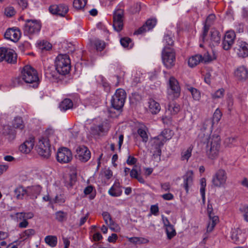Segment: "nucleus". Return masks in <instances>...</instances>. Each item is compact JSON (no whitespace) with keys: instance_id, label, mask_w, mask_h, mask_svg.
I'll return each mask as SVG.
<instances>
[{"instance_id":"1","label":"nucleus","mask_w":248,"mask_h":248,"mask_svg":"<svg viewBox=\"0 0 248 248\" xmlns=\"http://www.w3.org/2000/svg\"><path fill=\"white\" fill-rule=\"evenodd\" d=\"M199 138L204 144H206V152L208 157L214 159L217 158L220 149L221 140L219 135L213 134L209 136L207 134L201 133Z\"/></svg>"},{"instance_id":"2","label":"nucleus","mask_w":248,"mask_h":248,"mask_svg":"<svg viewBox=\"0 0 248 248\" xmlns=\"http://www.w3.org/2000/svg\"><path fill=\"white\" fill-rule=\"evenodd\" d=\"M21 78L26 83L31 84V87H37L39 84V78L37 71L30 65L25 66L21 72Z\"/></svg>"},{"instance_id":"3","label":"nucleus","mask_w":248,"mask_h":248,"mask_svg":"<svg viewBox=\"0 0 248 248\" xmlns=\"http://www.w3.org/2000/svg\"><path fill=\"white\" fill-rule=\"evenodd\" d=\"M167 134V130H164L160 135L155 137L150 141V152L153 153L154 155H160L161 147L165 142L169 140V138L166 136Z\"/></svg>"},{"instance_id":"4","label":"nucleus","mask_w":248,"mask_h":248,"mask_svg":"<svg viewBox=\"0 0 248 248\" xmlns=\"http://www.w3.org/2000/svg\"><path fill=\"white\" fill-rule=\"evenodd\" d=\"M55 66L63 76L68 74L71 69L69 56L67 54H59L55 59Z\"/></svg>"},{"instance_id":"5","label":"nucleus","mask_w":248,"mask_h":248,"mask_svg":"<svg viewBox=\"0 0 248 248\" xmlns=\"http://www.w3.org/2000/svg\"><path fill=\"white\" fill-rule=\"evenodd\" d=\"M42 28V24L39 20L26 19L23 26V32L25 35H33L39 33Z\"/></svg>"},{"instance_id":"6","label":"nucleus","mask_w":248,"mask_h":248,"mask_svg":"<svg viewBox=\"0 0 248 248\" xmlns=\"http://www.w3.org/2000/svg\"><path fill=\"white\" fill-rule=\"evenodd\" d=\"M228 175L226 171L222 169L218 170L212 176V186L216 187H223L226 185Z\"/></svg>"},{"instance_id":"7","label":"nucleus","mask_w":248,"mask_h":248,"mask_svg":"<svg viewBox=\"0 0 248 248\" xmlns=\"http://www.w3.org/2000/svg\"><path fill=\"white\" fill-rule=\"evenodd\" d=\"M126 96V93L124 90L117 89L111 99L112 107L117 110L121 109L124 105Z\"/></svg>"},{"instance_id":"8","label":"nucleus","mask_w":248,"mask_h":248,"mask_svg":"<svg viewBox=\"0 0 248 248\" xmlns=\"http://www.w3.org/2000/svg\"><path fill=\"white\" fill-rule=\"evenodd\" d=\"M36 147L37 153L41 156L48 158L50 155V145L48 138L42 137L39 139Z\"/></svg>"},{"instance_id":"9","label":"nucleus","mask_w":248,"mask_h":248,"mask_svg":"<svg viewBox=\"0 0 248 248\" xmlns=\"http://www.w3.org/2000/svg\"><path fill=\"white\" fill-rule=\"evenodd\" d=\"M4 60L10 63H16L17 55L15 51L5 47L0 48V62Z\"/></svg>"},{"instance_id":"10","label":"nucleus","mask_w":248,"mask_h":248,"mask_svg":"<svg viewBox=\"0 0 248 248\" xmlns=\"http://www.w3.org/2000/svg\"><path fill=\"white\" fill-rule=\"evenodd\" d=\"M164 41L166 44L162 52V59L164 65L169 68L170 66V47L169 42L170 41V37L169 35H166L164 36Z\"/></svg>"},{"instance_id":"11","label":"nucleus","mask_w":248,"mask_h":248,"mask_svg":"<svg viewBox=\"0 0 248 248\" xmlns=\"http://www.w3.org/2000/svg\"><path fill=\"white\" fill-rule=\"evenodd\" d=\"M45 76L51 82H58L63 79V75L53 66L48 67L45 70Z\"/></svg>"},{"instance_id":"12","label":"nucleus","mask_w":248,"mask_h":248,"mask_svg":"<svg viewBox=\"0 0 248 248\" xmlns=\"http://www.w3.org/2000/svg\"><path fill=\"white\" fill-rule=\"evenodd\" d=\"M73 156L71 151L66 148H60L57 154V161L61 163H67L71 161Z\"/></svg>"},{"instance_id":"13","label":"nucleus","mask_w":248,"mask_h":248,"mask_svg":"<svg viewBox=\"0 0 248 248\" xmlns=\"http://www.w3.org/2000/svg\"><path fill=\"white\" fill-rule=\"evenodd\" d=\"M235 37V33L233 31H226L222 43V48L225 50L230 49L234 43Z\"/></svg>"},{"instance_id":"14","label":"nucleus","mask_w":248,"mask_h":248,"mask_svg":"<svg viewBox=\"0 0 248 248\" xmlns=\"http://www.w3.org/2000/svg\"><path fill=\"white\" fill-rule=\"evenodd\" d=\"M123 10L118 9L114 13L113 26L117 31H121L123 28Z\"/></svg>"},{"instance_id":"15","label":"nucleus","mask_w":248,"mask_h":248,"mask_svg":"<svg viewBox=\"0 0 248 248\" xmlns=\"http://www.w3.org/2000/svg\"><path fill=\"white\" fill-rule=\"evenodd\" d=\"M49 11L53 15H56L62 17H64L69 11V8L68 6L65 4L53 5L49 7Z\"/></svg>"},{"instance_id":"16","label":"nucleus","mask_w":248,"mask_h":248,"mask_svg":"<svg viewBox=\"0 0 248 248\" xmlns=\"http://www.w3.org/2000/svg\"><path fill=\"white\" fill-rule=\"evenodd\" d=\"M76 157L81 162H87L91 157L90 151L86 146H79L76 149Z\"/></svg>"},{"instance_id":"17","label":"nucleus","mask_w":248,"mask_h":248,"mask_svg":"<svg viewBox=\"0 0 248 248\" xmlns=\"http://www.w3.org/2000/svg\"><path fill=\"white\" fill-rule=\"evenodd\" d=\"M193 172L191 170H189L186 172L183 176V183L182 185L186 191L188 193L189 190H191L193 185Z\"/></svg>"},{"instance_id":"18","label":"nucleus","mask_w":248,"mask_h":248,"mask_svg":"<svg viewBox=\"0 0 248 248\" xmlns=\"http://www.w3.org/2000/svg\"><path fill=\"white\" fill-rule=\"evenodd\" d=\"M34 145V138L30 136L19 147V150L23 153L28 154L33 149Z\"/></svg>"},{"instance_id":"19","label":"nucleus","mask_w":248,"mask_h":248,"mask_svg":"<svg viewBox=\"0 0 248 248\" xmlns=\"http://www.w3.org/2000/svg\"><path fill=\"white\" fill-rule=\"evenodd\" d=\"M4 37L6 39L16 42L20 37V31L18 29H8L5 32Z\"/></svg>"},{"instance_id":"20","label":"nucleus","mask_w":248,"mask_h":248,"mask_svg":"<svg viewBox=\"0 0 248 248\" xmlns=\"http://www.w3.org/2000/svg\"><path fill=\"white\" fill-rule=\"evenodd\" d=\"M181 94V88L177 79L171 77V98L176 99Z\"/></svg>"},{"instance_id":"21","label":"nucleus","mask_w":248,"mask_h":248,"mask_svg":"<svg viewBox=\"0 0 248 248\" xmlns=\"http://www.w3.org/2000/svg\"><path fill=\"white\" fill-rule=\"evenodd\" d=\"M41 191V187L40 186H34L27 187V196L31 199H36L39 195Z\"/></svg>"},{"instance_id":"22","label":"nucleus","mask_w":248,"mask_h":248,"mask_svg":"<svg viewBox=\"0 0 248 248\" xmlns=\"http://www.w3.org/2000/svg\"><path fill=\"white\" fill-rule=\"evenodd\" d=\"M234 74L239 80H246L248 78V70L244 66L238 67Z\"/></svg>"},{"instance_id":"23","label":"nucleus","mask_w":248,"mask_h":248,"mask_svg":"<svg viewBox=\"0 0 248 248\" xmlns=\"http://www.w3.org/2000/svg\"><path fill=\"white\" fill-rule=\"evenodd\" d=\"M12 127L16 129L19 130L22 132L25 130V124L20 117H16L12 121Z\"/></svg>"},{"instance_id":"24","label":"nucleus","mask_w":248,"mask_h":248,"mask_svg":"<svg viewBox=\"0 0 248 248\" xmlns=\"http://www.w3.org/2000/svg\"><path fill=\"white\" fill-rule=\"evenodd\" d=\"M2 133L4 135L8 136L9 140H13L16 138V131L9 125H6L3 127Z\"/></svg>"},{"instance_id":"25","label":"nucleus","mask_w":248,"mask_h":248,"mask_svg":"<svg viewBox=\"0 0 248 248\" xmlns=\"http://www.w3.org/2000/svg\"><path fill=\"white\" fill-rule=\"evenodd\" d=\"M108 194L112 197H119L122 194V190L119 183H115L108 191Z\"/></svg>"},{"instance_id":"26","label":"nucleus","mask_w":248,"mask_h":248,"mask_svg":"<svg viewBox=\"0 0 248 248\" xmlns=\"http://www.w3.org/2000/svg\"><path fill=\"white\" fill-rule=\"evenodd\" d=\"M14 193L17 199L22 200L25 195L27 196V188L19 186L14 190Z\"/></svg>"},{"instance_id":"27","label":"nucleus","mask_w":248,"mask_h":248,"mask_svg":"<svg viewBox=\"0 0 248 248\" xmlns=\"http://www.w3.org/2000/svg\"><path fill=\"white\" fill-rule=\"evenodd\" d=\"M149 108L152 114H156L160 111L161 108L158 103L153 99H150L149 101Z\"/></svg>"},{"instance_id":"28","label":"nucleus","mask_w":248,"mask_h":248,"mask_svg":"<svg viewBox=\"0 0 248 248\" xmlns=\"http://www.w3.org/2000/svg\"><path fill=\"white\" fill-rule=\"evenodd\" d=\"M238 55L239 57L245 58L248 56V43L242 42L239 45Z\"/></svg>"},{"instance_id":"29","label":"nucleus","mask_w":248,"mask_h":248,"mask_svg":"<svg viewBox=\"0 0 248 248\" xmlns=\"http://www.w3.org/2000/svg\"><path fill=\"white\" fill-rule=\"evenodd\" d=\"M202 56L201 55L197 54L190 57L188 61V65L193 67L197 65L201 62H202Z\"/></svg>"},{"instance_id":"30","label":"nucleus","mask_w":248,"mask_h":248,"mask_svg":"<svg viewBox=\"0 0 248 248\" xmlns=\"http://www.w3.org/2000/svg\"><path fill=\"white\" fill-rule=\"evenodd\" d=\"M129 242L135 245H140L147 244L149 242V240L144 237H127Z\"/></svg>"},{"instance_id":"31","label":"nucleus","mask_w":248,"mask_h":248,"mask_svg":"<svg viewBox=\"0 0 248 248\" xmlns=\"http://www.w3.org/2000/svg\"><path fill=\"white\" fill-rule=\"evenodd\" d=\"M186 89L191 94L192 98L194 100L199 101L201 99V92L199 90L189 85H186Z\"/></svg>"},{"instance_id":"32","label":"nucleus","mask_w":248,"mask_h":248,"mask_svg":"<svg viewBox=\"0 0 248 248\" xmlns=\"http://www.w3.org/2000/svg\"><path fill=\"white\" fill-rule=\"evenodd\" d=\"M73 103L72 100L69 98H66L61 102L59 108L62 111H65L73 107Z\"/></svg>"},{"instance_id":"33","label":"nucleus","mask_w":248,"mask_h":248,"mask_svg":"<svg viewBox=\"0 0 248 248\" xmlns=\"http://www.w3.org/2000/svg\"><path fill=\"white\" fill-rule=\"evenodd\" d=\"M108 130V128H104L103 124L95 125L91 128L92 133L95 135H99L102 133L107 132Z\"/></svg>"},{"instance_id":"34","label":"nucleus","mask_w":248,"mask_h":248,"mask_svg":"<svg viewBox=\"0 0 248 248\" xmlns=\"http://www.w3.org/2000/svg\"><path fill=\"white\" fill-rule=\"evenodd\" d=\"M35 234V231L32 229H29L25 230L20 234V238L25 241L31 238Z\"/></svg>"},{"instance_id":"35","label":"nucleus","mask_w":248,"mask_h":248,"mask_svg":"<svg viewBox=\"0 0 248 248\" xmlns=\"http://www.w3.org/2000/svg\"><path fill=\"white\" fill-rule=\"evenodd\" d=\"M214 123L213 121H212L211 119H208L205 120L204 123L203 124L202 127L201 129L202 131H205L208 130V132L206 134H209L211 132L213 129Z\"/></svg>"},{"instance_id":"36","label":"nucleus","mask_w":248,"mask_h":248,"mask_svg":"<svg viewBox=\"0 0 248 248\" xmlns=\"http://www.w3.org/2000/svg\"><path fill=\"white\" fill-rule=\"evenodd\" d=\"M210 220L207 227V232H211L215 226L218 222V217L217 216H213L212 217H209Z\"/></svg>"},{"instance_id":"37","label":"nucleus","mask_w":248,"mask_h":248,"mask_svg":"<svg viewBox=\"0 0 248 248\" xmlns=\"http://www.w3.org/2000/svg\"><path fill=\"white\" fill-rule=\"evenodd\" d=\"M45 241L49 246L54 247L57 244V237L54 235H47L45 238Z\"/></svg>"},{"instance_id":"38","label":"nucleus","mask_w":248,"mask_h":248,"mask_svg":"<svg viewBox=\"0 0 248 248\" xmlns=\"http://www.w3.org/2000/svg\"><path fill=\"white\" fill-rule=\"evenodd\" d=\"M192 149L193 147L190 146L187 149L184 150L181 153V159L183 161H188L191 156Z\"/></svg>"},{"instance_id":"39","label":"nucleus","mask_w":248,"mask_h":248,"mask_svg":"<svg viewBox=\"0 0 248 248\" xmlns=\"http://www.w3.org/2000/svg\"><path fill=\"white\" fill-rule=\"evenodd\" d=\"M200 185V193L202 196V201L203 202H204L205 200V187L206 186V179L205 178H202L201 179Z\"/></svg>"},{"instance_id":"40","label":"nucleus","mask_w":248,"mask_h":248,"mask_svg":"<svg viewBox=\"0 0 248 248\" xmlns=\"http://www.w3.org/2000/svg\"><path fill=\"white\" fill-rule=\"evenodd\" d=\"M147 131V129L145 127H140L138 130V133L142 138V140L144 142H146L148 140Z\"/></svg>"},{"instance_id":"41","label":"nucleus","mask_w":248,"mask_h":248,"mask_svg":"<svg viewBox=\"0 0 248 248\" xmlns=\"http://www.w3.org/2000/svg\"><path fill=\"white\" fill-rule=\"evenodd\" d=\"M211 40L215 44H218L221 39V36L218 31L215 30L211 32Z\"/></svg>"},{"instance_id":"42","label":"nucleus","mask_w":248,"mask_h":248,"mask_svg":"<svg viewBox=\"0 0 248 248\" xmlns=\"http://www.w3.org/2000/svg\"><path fill=\"white\" fill-rule=\"evenodd\" d=\"M87 0H74L73 6L77 9H81L86 5Z\"/></svg>"},{"instance_id":"43","label":"nucleus","mask_w":248,"mask_h":248,"mask_svg":"<svg viewBox=\"0 0 248 248\" xmlns=\"http://www.w3.org/2000/svg\"><path fill=\"white\" fill-rule=\"evenodd\" d=\"M162 221L164 226L165 227L166 232L167 234V237L169 239H170V232L169 231V228L170 227V223L169 219L162 216Z\"/></svg>"},{"instance_id":"44","label":"nucleus","mask_w":248,"mask_h":248,"mask_svg":"<svg viewBox=\"0 0 248 248\" xmlns=\"http://www.w3.org/2000/svg\"><path fill=\"white\" fill-rule=\"evenodd\" d=\"M56 219L59 222H63L67 218V214L66 213L59 211L55 213Z\"/></svg>"},{"instance_id":"45","label":"nucleus","mask_w":248,"mask_h":248,"mask_svg":"<svg viewBox=\"0 0 248 248\" xmlns=\"http://www.w3.org/2000/svg\"><path fill=\"white\" fill-rule=\"evenodd\" d=\"M103 219L107 225L111 226L114 224V222L112 220L110 214L107 212H104L102 213Z\"/></svg>"},{"instance_id":"46","label":"nucleus","mask_w":248,"mask_h":248,"mask_svg":"<svg viewBox=\"0 0 248 248\" xmlns=\"http://www.w3.org/2000/svg\"><path fill=\"white\" fill-rule=\"evenodd\" d=\"M222 114L221 111V110L217 108L216 109L212 119H211L212 121H213V123H217L220 120L221 117H222Z\"/></svg>"},{"instance_id":"47","label":"nucleus","mask_w":248,"mask_h":248,"mask_svg":"<svg viewBox=\"0 0 248 248\" xmlns=\"http://www.w3.org/2000/svg\"><path fill=\"white\" fill-rule=\"evenodd\" d=\"M93 45L95 46L96 49L99 51H102L105 47V42L99 40H95L93 43Z\"/></svg>"},{"instance_id":"48","label":"nucleus","mask_w":248,"mask_h":248,"mask_svg":"<svg viewBox=\"0 0 248 248\" xmlns=\"http://www.w3.org/2000/svg\"><path fill=\"white\" fill-rule=\"evenodd\" d=\"M157 20L156 18H151L148 19L144 24L149 31L153 29L156 24Z\"/></svg>"},{"instance_id":"49","label":"nucleus","mask_w":248,"mask_h":248,"mask_svg":"<svg viewBox=\"0 0 248 248\" xmlns=\"http://www.w3.org/2000/svg\"><path fill=\"white\" fill-rule=\"evenodd\" d=\"M10 217L13 219L16 220L17 222L25 219L24 212H17L15 215H11Z\"/></svg>"},{"instance_id":"50","label":"nucleus","mask_w":248,"mask_h":248,"mask_svg":"<svg viewBox=\"0 0 248 248\" xmlns=\"http://www.w3.org/2000/svg\"><path fill=\"white\" fill-rule=\"evenodd\" d=\"M227 104L228 110L229 111H231L233 105V99L231 94L228 95L227 98Z\"/></svg>"},{"instance_id":"51","label":"nucleus","mask_w":248,"mask_h":248,"mask_svg":"<svg viewBox=\"0 0 248 248\" xmlns=\"http://www.w3.org/2000/svg\"><path fill=\"white\" fill-rule=\"evenodd\" d=\"M40 47L42 50H48L51 48L52 45L47 41H42L40 43Z\"/></svg>"},{"instance_id":"52","label":"nucleus","mask_w":248,"mask_h":248,"mask_svg":"<svg viewBox=\"0 0 248 248\" xmlns=\"http://www.w3.org/2000/svg\"><path fill=\"white\" fill-rule=\"evenodd\" d=\"M224 94V90L221 88L217 90L214 93L212 94V97L214 99L220 98L222 97Z\"/></svg>"},{"instance_id":"53","label":"nucleus","mask_w":248,"mask_h":248,"mask_svg":"<svg viewBox=\"0 0 248 248\" xmlns=\"http://www.w3.org/2000/svg\"><path fill=\"white\" fill-rule=\"evenodd\" d=\"M131 40L128 37H124L120 40L121 44L124 47H127L130 46L131 43Z\"/></svg>"},{"instance_id":"54","label":"nucleus","mask_w":248,"mask_h":248,"mask_svg":"<svg viewBox=\"0 0 248 248\" xmlns=\"http://www.w3.org/2000/svg\"><path fill=\"white\" fill-rule=\"evenodd\" d=\"M16 13V11L13 7H8L5 9V15L8 17H11Z\"/></svg>"},{"instance_id":"55","label":"nucleus","mask_w":248,"mask_h":248,"mask_svg":"<svg viewBox=\"0 0 248 248\" xmlns=\"http://www.w3.org/2000/svg\"><path fill=\"white\" fill-rule=\"evenodd\" d=\"M147 31H149V30H148L145 25L143 24L142 27H140L135 31L134 34H141L146 32Z\"/></svg>"},{"instance_id":"56","label":"nucleus","mask_w":248,"mask_h":248,"mask_svg":"<svg viewBox=\"0 0 248 248\" xmlns=\"http://www.w3.org/2000/svg\"><path fill=\"white\" fill-rule=\"evenodd\" d=\"M139 175L137 167L135 166L130 171V177L136 179Z\"/></svg>"},{"instance_id":"57","label":"nucleus","mask_w":248,"mask_h":248,"mask_svg":"<svg viewBox=\"0 0 248 248\" xmlns=\"http://www.w3.org/2000/svg\"><path fill=\"white\" fill-rule=\"evenodd\" d=\"M159 212V208L157 204L152 205L150 208V213L155 216H157Z\"/></svg>"},{"instance_id":"58","label":"nucleus","mask_w":248,"mask_h":248,"mask_svg":"<svg viewBox=\"0 0 248 248\" xmlns=\"http://www.w3.org/2000/svg\"><path fill=\"white\" fill-rule=\"evenodd\" d=\"M161 192H170V185L169 183H164L161 185Z\"/></svg>"},{"instance_id":"59","label":"nucleus","mask_w":248,"mask_h":248,"mask_svg":"<svg viewBox=\"0 0 248 248\" xmlns=\"http://www.w3.org/2000/svg\"><path fill=\"white\" fill-rule=\"evenodd\" d=\"M137 159L134 156L129 155L126 160V163L129 165H133L136 163Z\"/></svg>"},{"instance_id":"60","label":"nucleus","mask_w":248,"mask_h":248,"mask_svg":"<svg viewBox=\"0 0 248 248\" xmlns=\"http://www.w3.org/2000/svg\"><path fill=\"white\" fill-rule=\"evenodd\" d=\"M209 26H210V25L209 24L208 25V23H206L205 22V24H204V27H203V32H202V38L203 39L207 35V32L209 29Z\"/></svg>"},{"instance_id":"61","label":"nucleus","mask_w":248,"mask_h":248,"mask_svg":"<svg viewBox=\"0 0 248 248\" xmlns=\"http://www.w3.org/2000/svg\"><path fill=\"white\" fill-rule=\"evenodd\" d=\"M202 61L204 62H209L212 61L214 59H215L216 58L214 57L212 58L209 54L208 52L205 53L204 56L202 57Z\"/></svg>"},{"instance_id":"62","label":"nucleus","mask_w":248,"mask_h":248,"mask_svg":"<svg viewBox=\"0 0 248 248\" xmlns=\"http://www.w3.org/2000/svg\"><path fill=\"white\" fill-rule=\"evenodd\" d=\"M54 133V130L52 128L47 129L45 132V135L47 136V138H51Z\"/></svg>"},{"instance_id":"63","label":"nucleus","mask_w":248,"mask_h":248,"mask_svg":"<svg viewBox=\"0 0 248 248\" xmlns=\"http://www.w3.org/2000/svg\"><path fill=\"white\" fill-rule=\"evenodd\" d=\"M104 174L107 179H110L112 176V172L109 169H106L104 171Z\"/></svg>"},{"instance_id":"64","label":"nucleus","mask_w":248,"mask_h":248,"mask_svg":"<svg viewBox=\"0 0 248 248\" xmlns=\"http://www.w3.org/2000/svg\"><path fill=\"white\" fill-rule=\"evenodd\" d=\"M118 238L117 235L116 233H112L111 236H109L108 240L110 243L115 242Z\"/></svg>"}]
</instances>
